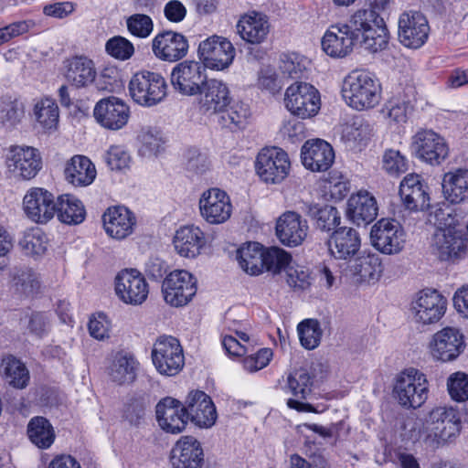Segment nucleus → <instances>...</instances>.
<instances>
[{
    "label": "nucleus",
    "instance_id": "nucleus-52",
    "mask_svg": "<svg viewBox=\"0 0 468 468\" xmlns=\"http://www.w3.org/2000/svg\"><path fill=\"white\" fill-rule=\"evenodd\" d=\"M37 122L44 128H55L58 121V107L54 100L46 98L37 102L34 107Z\"/></svg>",
    "mask_w": 468,
    "mask_h": 468
},
{
    "label": "nucleus",
    "instance_id": "nucleus-6",
    "mask_svg": "<svg viewBox=\"0 0 468 468\" xmlns=\"http://www.w3.org/2000/svg\"><path fill=\"white\" fill-rule=\"evenodd\" d=\"M255 170L260 179L265 184H280L290 174L289 155L280 147H265L256 157Z\"/></svg>",
    "mask_w": 468,
    "mask_h": 468
},
{
    "label": "nucleus",
    "instance_id": "nucleus-27",
    "mask_svg": "<svg viewBox=\"0 0 468 468\" xmlns=\"http://www.w3.org/2000/svg\"><path fill=\"white\" fill-rule=\"evenodd\" d=\"M303 166L313 172L328 170L335 160V152L331 144L322 139L308 140L301 150Z\"/></svg>",
    "mask_w": 468,
    "mask_h": 468
},
{
    "label": "nucleus",
    "instance_id": "nucleus-56",
    "mask_svg": "<svg viewBox=\"0 0 468 468\" xmlns=\"http://www.w3.org/2000/svg\"><path fill=\"white\" fill-rule=\"evenodd\" d=\"M390 0H366L368 8L359 9L358 11L368 12L373 15L374 22H370V27L378 35H381L384 40H388V32L383 18L380 16V12L387 9Z\"/></svg>",
    "mask_w": 468,
    "mask_h": 468
},
{
    "label": "nucleus",
    "instance_id": "nucleus-1",
    "mask_svg": "<svg viewBox=\"0 0 468 468\" xmlns=\"http://www.w3.org/2000/svg\"><path fill=\"white\" fill-rule=\"evenodd\" d=\"M370 22H374L371 13L356 11L346 23L332 25L322 38L323 50L330 57L344 58L357 46L372 53L384 49L387 40L376 34Z\"/></svg>",
    "mask_w": 468,
    "mask_h": 468
},
{
    "label": "nucleus",
    "instance_id": "nucleus-51",
    "mask_svg": "<svg viewBox=\"0 0 468 468\" xmlns=\"http://www.w3.org/2000/svg\"><path fill=\"white\" fill-rule=\"evenodd\" d=\"M19 246L27 255H43L48 247V238L39 228H32L27 230L19 240Z\"/></svg>",
    "mask_w": 468,
    "mask_h": 468
},
{
    "label": "nucleus",
    "instance_id": "nucleus-16",
    "mask_svg": "<svg viewBox=\"0 0 468 468\" xmlns=\"http://www.w3.org/2000/svg\"><path fill=\"white\" fill-rule=\"evenodd\" d=\"M198 94V111L207 117L217 116L232 102L228 84L218 79H208Z\"/></svg>",
    "mask_w": 468,
    "mask_h": 468
},
{
    "label": "nucleus",
    "instance_id": "nucleus-21",
    "mask_svg": "<svg viewBox=\"0 0 468 468\" xmlns=\"http://www.w3.org/2000/svg\"><path fill=\"white\" fill-rule=\"evenodd\" d=\"M199 209L207 222L221 224L230 218L232 205L225 191L214 187L202 194L199 199Z\"/></svg>",
    "mask_w": 468,
    "mask_h": 468
},
{
    "label": "nucleus",
    "instance_id": "nucleus-28",
    "mask_svg": "<svg viewBox=\"0 0 468 468\" xmlns=\"http://www.w3.org/2000/svg\"><path fill=\"white\" fill-rule=\"evenodd\" d=\"M102 222L106 233L112 239L121 240L133 232L136 218L127 207L113 206L103 213Z\"/></svg>",
    "mask_w": 468,
    "mask_h": 468
},
{
    "label": "nucleus",
    "instance_id": "nucleus-54",
    "mask_svg": "<svg viewBox=\"0 0 468 468\" xmlns=\"http://www.w3.org/2000/svg\"><path fill=\"white\" fill-rule=\"evenodd\" d=\"M263 260V271L266 270L276 274L289 266L292 256L283 249L271 247L264 249Z\"/></svg>",
    "mask_w": 468,
    "mask_h": 468
},
{
    "label": "nucleus",
    "instance_id": "nucleus-23",
    "mask_svg": "<svg viewBox=\"0 0 468 468\" xmlns=\"http://www.w3.org/2000/svg\"><path fill=\"white\" fill-rule=\"evenodd\" d=\"M463 334L456 328L445 327L433 335L430 343L432 357L442 362L456 359L464 349Z\"/></svg>",
    "mask_w": 468,
    "mask_h": 468
},
{
    "label": "nucleus",
    "instance_id": "nucleus-43",
    "mask_svg": "<svg viewBox=\"0 0 468 468\" xmlns=\"http://www.w3.org/2000/svg\"><path fill=\"white\" fill-rule=\"evenodd\" d=\"M441 187L443 196L448 202L460 203L468 193V170L457 169L454 172L446 173Z\"/></svg>",
    "mask_w": 468,
    "mask_h": 468
},
{
    "label": "nucleus",
    "instance_id": "nucleus-36",
    "mask_svg": "<svg viewBox=\"0 0 468 468\" xmlns=\"http://www.w3.org/2000/svg\"><path fill=\"white\" fill-rule=\"evenodd\" d=\"M139 362L129 351L116 352L107 368L111 380L118 385L131 384L136 379Z\"/></svg>",
    "mask_w": 468,
    "mask_h": 468
},
{
    "label": "nucleus",
    "instance_id": "nucleus-24",
    "mask_svg": "<svg viewBox=\"0 0 468 468\" xmlns=\"http://www.w3.org/2000/svg\"><path fill=\"white\" fill-rule=\"evenodd\" d=\"M155 416L160 428L172 434L182 432L188 420L186 406L171 397H165L156 404Z\"/></svg>",
    "mask_w": 468,
    "mask_h": 468
},
{
    "label": "nucleus",
    "instance_id": "nucleus-18",
    "mask_svg": "<svg viewBox=\"0 0 468 468\" xmlns=\"http://www.w3.org/2000/svg\"><path fill=\"white\" fill-rule=\"evenodd\" d=\"M27 217L37 224H47L56 214L54 195L43 187L29 188L23 198Z\"/></svg>",
    "mask_w": 468,
    "mask_h": 468
},
{
    "label": "nucleus",
    "instance_id": "nucleus-31",
    "mask_svg": "<svg viewBox=\"0 0 468 468\" xmlns=\"http://www.w3.org/2000/svg\"><path fill=\"white\" fill-rule=\"evenodd\" d=\"M65 78L76 89H90L96 81L97 69L92 59L86 56H75L65 64Z\"/></svg>",
    "mask_w": 468,
    "mask_h": 468
},
{
    "label": "nucleus",
    "instance_id": "nucleus-19",
    "mask_svg": "<svg viewBox=\"0 0 468 468\" xmlns=\"http://www.w3.org/2000/svg\"><path fill=\"white\" fill-rule=\"evenodd\" d=\"M6 165L16 176L30 180L41 170L42 158L34 147L11 146L6 156Z\"/></svg>",
    "mask_w": 468,
    "mask_h": 468
},
{
    "label": "nucleus",
    "instance_id": "nucleus-41",
    "mask_svg": "<svg viewBox=\"0 0 468 468\" xmlns=\"http://www.w3.org/2000/svg\"><path fill=\"white\" fill-rule=\"evenodd\" d=\"M55 215L64 224L79 225L86 218V209L79 198L69 194H64L57 198Z\"/></svg>",
    "mask_w": 468,
    "mask_h": 468
},
{
    "label": "nucleus",
    "instance_id": "nucleus-58",
    "mask_svg": "<svg viewBox=\"0 0 468 468\" xmlns=\"http://www.w3.org/2000/svg\"><path fill=\"white\" fill-rule=\"evenodd\" d=\"M105 49L109 55L120 60L129 59L134 53L133 43L121 36L110 38L106 42Z\"/></svg>",
    "mask_w": 468,
    "mask_h": 468
},
{
    "label": "nucleus",
    "instance_id": "nucleus-49",
    "mask_svg": "<svg viewBox=\"0 0 468 468\" xmlns=\"http://www.w3.org/2000/svg\"><path fill=\"white\" fill-rule=\"evenodd\" d=\"M2 365L5 380L16 388L23 389L29 382V371L27 367L13 356L3 358Z\"/></svg>",
    "mask_w": 468,
    "mask_h": 468
},
{
    "label": "nucleus",
    "instance_id": "nucleus-4",
    "mask_svg": "<svg viewBox=\"0 0 468 468\" xmlns=\"http://www.w3.org/2000/svg\"><path fill=\"white\" fill-rule=\"evenodd\" d=\"M129 93L137 104L153 107L167 96V83L159 72L143 69L134 73L129 82Z\"/></svg>",
    "mask_w": 468,
    "mask_h": 468
},
{
    "label": "nucleus",
    "instance_id": "nucleus-57",
    "mask_svg": "<svg viewBox=\"0 0 468 468\" xmlns=\"http://www.w3.org/2000/svg\"><path fill=\"white\" fill-rule=\"evenodd\" d=\"M137 139L142 144V150L148 154H156L164 144L160 131L150 126L143 127Z\"/></svg>",
    "mask_w": 468,
    "mask_h": 468
},
{
    "label": "nucleus",
    "instance_id": "nucleus-3",
    "mask_svg": "<svg viewBox=\"0 0 468 468\" xmlns=\"http://www.w3.org/2000/svg\"><path fill=\"white\" fill-rule=\"evenodd\" d=\"M425 445L432 450L454 441L462 430V415L452 407H437L430 413L424 424Z\"/></svg>",
    "mask_w": 468,
    "mask_h": 468
},
{
    "label": "nucleus",
    "instance_id": "nucleus-11",
    "mask_svg": "<svg viewBox=\"0 0 468 468\" xmlns=\"http://www.w3.org/2000/svg\"><path fill=\"white\" fill-rule=\"evenodd\" d=\"M235 48L225 37L212 36L199 43L197 56L205 69L224 70L233 62Z\"/></svg>",
    "mask_w": 468,
    "mask_h": 468
},
{
    "label": "nucleus",
    "instance_id": "nucleus-38",
    "mask_svg": "<svg viewBox=\"0 0 468 468\" xmlns=\"http://www.w3.org/2000/svg\"><path fill=\"white\" fill-rule=\"evenodd\" d=\"M236 27L243 40L250 44H260L266 38L270 25L267 16L251 12L241 16Z\"/></svg>",
    "mask_w": 468,
    "mask_h": 468
},
{
    "label": "nucleus",
    "instance_id": "nucleus-64",
    "mask_svg": "<svg viewBox=\"0 0 468 468\" xmlns=\"http://www.w3.org/2000/svg\"><path fill=\"white\" fill-rule=\"evenodd\" d=\"M186 167L196 174H203L209 168V161L206 154L197 148H190L186 152Z\"/></svg>",
    "mask_w": 468,
    "mask_h": 468
},
{
    "label": "nucleus",
    "instance_id": "nucleus-17",
    "mask_svg": "<svg viewBox=\"0 0 468 468\" xmlns=\"http://www.w3.org/2000/svg\"><path fill=\"white\" fill-rule=\"evenodd\" d=\"M115 292L123 303L139 305L146 300L149 288L140 271L135 269H125L115 277Z\"/></svg>",
    "mask_w": 468,
    "mask_h": 468
},
{
    "label": "nucleus",
    "instance_id": "nucleus-25",
    "mask_svg": "<svg viewBox=\"0 0 468 468\" xmlns=\"http://www.w3.org/2000/svg\"><path fill=\"white\" fill-rule=\"evenodd\" d=\"M312 387V378L305 369H297L291 372L283 388L285 392L292 394L293 397L288 399L287 406L299 412H314V409L311 404L303 402L311 394Z\"/></svg>",
    "mask_w": 468,
    "mask_h": 468
},
{
    "label": "nucleus",
    "instance_id": "nucleus-45",
    "mask_svg": "<svg viewBox=\"0 0 468 468\" xmlns=\"http://www.w3.org/2000/svg\"><path fill=\"white\" fill-rule=\"evenodd\" d=\"M264 248L258 242H249L237 251V261L240 268L250 275H259L263 271Z\"/></svg>",
    "mask_w": 468,
    "mask_h": 468
},
{
    "label": "nucleus",
    "instance_id": "nucleus-55",
    "mask_svg": "<svg viewBox=\"0 0 468 468\" xmlns=\"http://www.w3.org/2000/svg\"><path fill=\"white\" fill-rule=\"evenodd\" d=\"M12 282L16 290L31 294L38 288L39 282L37 274L29 267H16L12 272Z\"/></svg>",
    "mask_w": 468,
    "mask_h": 468
},
{
    "label": "nucleus",
    "instance_id": "nucleus-20",
    "mask_svg": "<svg viewBox=\"0 0 468 468\" xmlns=\"http://www.w3.org/2000/svg\"><path fill=\"white\" fill-rule=\"evenodd\" d=\"M187 38L181 33L165 30L158 33L152 40V51L160 60L176 62L188 52Z\"/></svg>",
    "mask_w": 468,
    "mask_h": 468
},
{
    "label": "nucleus",
    "instance_id": "nucleus-60",
    "mask_svg": "<svg viewBox=\"0 0 468 468\" xmlns=\"http://www.w3.org/2000/svg\"><path fill=\"white\" fill-rule=\"evenodd\" d=\"M382 162L384 170L391 176H398L405 173L408 169L406 157L398 150H386L382 157Z\"/></svg>",
    "mask_w": 468,
    "mask_h": 468
},
{
    "label": "nucleus",
    "instance_id": "nucleus-30",
    "mask_svg": "<svg viewBox=\"0 0 468 468\" xmlns=\"http://www.w3.org/2000/svg\"><path fill=\"white\" fill-rule=\"evenodd\" d=\"M306 220L293 211L283 213L276 223V235L279 240L288 247H296L303 243L307 236Z\"/></svg>",
    "mask_w": 468,
    "mask_h": 468
},
{
    "label": "nucleus",
    "instance_id": "nucleus-39",
    "mask_svg": "<svg viewBox=\"0 0 468 468\" xmlns=\"http://www.w3.org/2000/svg\"><path fill=\"white\" fill-rule=\"evenodd\" d=\"M65 177L75 186H87L96 177V169L91 161L84 155H74L66 165Z\"/></svg>",
    "mask_w": 468,
    "mask_h": 468
},
{
    "label": "nucleus",
    "instance_id": "nucleus-46",
    "mask_svg": "<svg viewBox=\"0 0 468 468\" xmlns=\"http://www.w3.org/2000/svg\"><path fill=\"white\" fill-rule=\"evenodd\" d=\"M27 431L30 441L39 449L49 448L56 438L53 426L48 419L41 416L29 420Z\"/></svg>",
    "mask_w": 468,
    "mask_h": 468
},
{
    "label": "nucleus",
    "instance_id": "nucleus-40",
    "mask_svg": "<svg viewBox=\"0 0 468 468\" xmlns=\"http://www.w3.org/2000/svg\"><path fill=\"white\" fill-rule=\"evenodd\" d=\"M433 247L441 261L458 258L466 250V241L451 229H437L433 237Z\"/></svg>",
    "mask_w": 468,
    "mask_h": 468
},
{
    "label": "nucleus",
    "instance_id": "nucleus-63",
    "mask_svg": "<svg viewBox=\"0 0 468 468\" xmlns=\"http://www.w3.org/2000/svg\"><path fill=\"white\" fill-rule=\"evenodd\" d=\"M130 154L120 145H112L106 153L105 161L111 170H122L126 168L130 162Z\"/></svg>",
    "mask_w": 468,
    "mask_h": 468
},
{
    "label": "nucleus",
    "instance_id": "nucleus-2",
    "mask_svg": "<svg viewBox=\"0 0 468 468\" xmlns=\"http://www.w3.org/2000/svg\"><path fill=\"white\" fill-rule=\"evenodd\" d=\"M341 92L349 107L356 111L369 110L380 101L381 84L375 73L356 69L345 77Z\"/></svg>",
    "mask_w": 468,
    "mask_h": 468
},
{
    "label": "nucleus",
    "instance_id": "nucleus-59",
    "mask_svg": "<svg viewBox=\"0 0 468 468\" xmlns=\"http://www.w3.org/2000/svg\"><path fill=\"white\" fill-rule=\"evenodd\" d=\"M128 31L134 37L145 38L154 29L152 18L144 14H134L126 20Z\"/></svg>",
    "mask_w": 468,
    "mask_h": 468
},
{
    "label": "nucleus",
    "instance_id": "nucleus-14",
    "mask_svg": "<svg viewBox=\"0 0 468 468\" xmlns=\"http://www.w3.org/2000/svg\"><path fill=\"white\" fill-rule=\"evenodd\" d=\"M430 26L426 16L420 11H405L399 18V40L409 48H420L428 37Z\"/></svg>",
    "mask_w": 468,
    "mask_h": 468
},
{
    "label": "nucleus",
    "instance_id": "nucleus-26",
    "mask_svg": "<svg viewBox=\"0 0 468 468\" xmlns=\"http://www.w3.org/2000/svg\"><path fill=\"white\" fill-rule=\"evenodd\" d=\"M173 468H202L205 454L200 441L193 436H182L171 451Z\"/></svg>",
    "mask_w": 468,
    "mask_h": 468
},
{
    "label": "nucleus",
    "instance_id": "nucleus-7",
    "mask_svg": "<svg viewBox=\"0 0 468 468\" xmlns=\"http://www.w3.org/2000/svg\"><path fill=\"white\" fill-rule=\"evenodd\" d=\"M151 356L157 372L167 377L177 375L185 365L183 348L174 336H160L154 344Z\"/></svg>",
    "mask_w": 468,
    "mask_h": 468
},
{
    "label": "nucleus",
    "instance_id": "nucleus-34",
    "mask_svg": "<svg viewBox=\"0 0 468 468\" xmlns=\"http://www.w3.org/2000/svg\"><path fill=\"white\" fill-rule=\"evenodd\" d=\"M376 198L367 190L352 195L347 201L346 216L357 226L371 223L378 216Z\"/></svg>",
    "mask_w": 468,
    "mask_h": 468
},
{
    "label": "nucleus",
    "instance_id": "nucleus-29",
    "mask_svg": "<svg viewBox=\"0 0 468 468\" xmlns=\"http://www.w3.org/2000/svg\"><path fill=\"white\" fill-rule=\"evenodd\" d=\"M417 94L413 83L399 84L393 96L386 102L383 112L398 123L406 122L408 113L417 101Z\"/></svg>",
    "mask_w": 468,
    "mask_h": 468
},
{
    "label": "nucleus",
    "instance_id": "nucleus-5",
    "mask_svg": "<svg viewBox=\"0 0 468 468\" xmlns=\"http://www.w3.org/2000/svg\"><path fill=\"white\" fill-rule=\"evenodd\" d=\"M428 393L427 377L419 369L409 367L397 376L393 394L403 408H420L427 400Z\"/></svg>",
    "mask_w": 468,
    "mask_h": 468
},
{
    "label": "nucleus",
    "instance_id": "nucleus-61",
    "mask_svg": "<svg viewBox=\"0 0 468 468\" xmlns=\"http://www.w3.org/2000/svg\"><path fill=\"white\" fill-rule=\"evenodd\" d=\"M447 388L451 398L456 401L468 399V375L463 372L452 374L447 381Z\"/></svg>",
    "mask_w": 468,
    "mask_h": 468
},
{
    "label": "nucleus",
    "instance_id": "nucleus-10",
    "mask_svg": "<svg viewBox=\"0 0 468 468\" xmlns=\"http://www.w3.org/2000/svg\"><path fill=\"white\" fill-rule=\"evenodd\" d=\"M197 279L185 270H176L163 280L162 293L166 303L174 307L187 304L197 291Z\"/></svg>",
    "mask_w": 468,
    "mask_h": 468
},
{
    "label": "nucleus",
    "instance_id": "nucleus-9",
    "mask_svg": "<svg viewBox=\"0 0 468 468\" xmlns=\"http://www.w3.org/2000/svg\"><path fill=\"white\" fill-rule=\"evenodd\" d=\"M207 80L205 66L196 60L177 63L170 76L174 90L184 96L198 94Z\"/></svg>",
    "mask_w": 468,
    "mask_h": 468
},
{
    "label": "nucleus",
    "instance_id": "nucleus-62",
    "mask_svg": "<svg viewBox=\"0 0 468 468\" xmlns=\"http://www.w3.org/2000/svg\"><path fill=\"white\" fill-rule=\"evenodd\" d=\"M272 355L271 348H261L255 354L247 356L242 359L243 368L249 373L257 372L269 365Z\"/></svg>",
    "mask_w": 468,
    "mask_h": 468
},
{
    "label": "nucleus",
    "instance_id": "nucleus-53",
    "mask_svg": "<svg viewBox=\"0 0 468 468\" xmlns=\"http://www.w3.org/2000/svg\"><path fill=\"white\" fill-rule=\"evenodd\" d=\"M297 331L301 345L308 350H313L320 344L322 337V330L320 324L315 319H306L302 321Z\"/></svg>",
    "mask_w": 468,
    "mask_h": 468
},
{
    "label": "nucleus",
    "instance_id": "nucleus-15",
    "mask_svg": "<svg viewBox=\"0 0 468 468\" xmlns=\"http://www.w3.org/2000/svg\"><path fill=\"white\" fill-rule=\"evenodd\" d=\"M446 311V300L436 290H422L410 304L413 320L421 324L439 322Z\"/></svg>",
    "mask_w": 468,
    "mask_h": 468
},
{
    "label": "nucleus",
    "instance_id": "nucleus-13",
    "mask_svg": "<svg viewBox=\"0 0 468 468\" xmlns=\"http://www.w3.org/2000/svg\"><path fill=\"white\" fill-rule=\"evenodd\" d=\"M411 151L420 160L431 165L441 164L449 154L444 138L431 130L420 131L412 137Z\"/></svg>",
    "mask_w": 468,
    "mask_h": 468
},
{
    "label": "nucleus",
    "instance_id": "nucleus-50",
    "mask_svg": "<svg viewBox=\"0 0 468 468\" xmlns=\"http://www.w3.org/2000/svg\"><path fill=\"white\" fill-rule=\"evenodd\" d=\"M149 406L150 400L147 396H133L124 404L122 418L130 425L139 427L144 420Z\"/></svg>",
    "mask_w": 468,
    "mask_h": 468
},
{
    "label": "nucleus",
    "instance_id": "nucleus-32",
    "mask_svg": "<svg viewBox=\"0 0 468 468\" xmlns=\"http://www.w3.org/2000/svg\"><path fill=\"white\" fill-rule=\"evenodd\" d=\"M188 419L199 427H211L217 420L216 407L209 396L204 391L189 393L186 401Z\"/></svg>",
    "mask_w": 468,
    "mask_h": 468
},
{
    "label": "nucleus",
    "instance_id": "nucleus-35",
    "mask_svg": "<svg viewBox=\"0 0 468 468\" xmlns=\"http://www.w3.org/2000/svg\"><path fill=\"white\" fill-rule=\"evenodd\" d=\"M328 247L335 259L349 260L356 254L360 248L359 234L352 228H338L332 233L328 240Z\"/></svg>",
    "mask_w": 468,
    "mask_h": 468
},
{
    "label": "nucleus",
    "instance_id": "nucleus-33",
    "mask_svg": "<svg viewBox=\"0 0 468 468\" xmlns=\"http://www.w3.org/2000/svg\"><path fill=\"white\" fill-rule=\"evenodd\" d=\"M428 186L416 174L404 177L399 186V195L405 207L412 211L425 210L430 207Z\"/></svg>",
    "mask_w": 468,
    "mask_h": 468
},
{
    "label": "nucleus",
    "instance_id": "nucleus-48",
    "mask_svg": "<svg viewBox=\"0 0 468 468\" xmlns=\"http://www.w3.org/2000/svg\"><path fill=\"white\" fill-rule=\"evenodd\" d=\"M25 117V105L17 99L3 97L0 99V124L11 130L21 123Z\"/></svg>",
    "mask_w": 468,
    "mask_h": 468
},
{
    "label": "nucleus",
    "instance_id": "nucleus-44",
    "mask_svg": "<svg viewBox=\"0 0 468 468\" xmlns=\"http://www.w3.org/2000/svg\"><path fill=\"white\" fill-rule=\"evenodd\" d=\"M218 123L222 129L235 133L242 131L248 124L250 112L249 107L242 102L230 103L226 110L218 115Z\"/></svg>",
    "mask_w": 468,
    "mask_h": 468
},
{
    "label": "nucleus",
    "instance_id": "nucleus-12",
    "mask_svg": "<svg viewBox=\"0 0 468 468\" xmlns=\"http://www.w3.org/2000/svg\"><path fill=\"white\" fill-rule=\"evenodd\" d=\"M370 239L373 247L383 254L399 253L406 243V234L396 220L382 218L371 229Z\"/></svg>",
    "mask_w": 468,
    "mask_h": 468
},
{
    "label": "nucleus",
    "instance_id": "nucleus-37",
    "mask_svg": "<svg viewBox=\"0 0 468 468\" xmlns=\"http://www.w3.org/2000/svg\"><path fill=\"white\" fill-rule=\"evenodd\" d=\"M173 243L177 253L186 258H195L206 245L204 232L196 226L181 227L176 230Z\"/></svg>",
    "mask_w": 468,
    "mask_h": 468
},
{
    "label": "nucleus",
    "instance_id": "nucleus-42",
    "mask_svg": "<svg viewBox=\"0 0 468 468\" xmlns=\"http://www.w3.org/2000/svg\"><path fill=\"white\" fill-rule=\"evenodd\" d=\"M302 209L321 231L329 232L340 224V213L333 206L303 203Z\"/></svg>",
    "mask_w": 468,
    "mask_h": 468
},
{
    "label": "nucleus",
    "instance_id": "nucleus-22",
    "mask_svg": "<svg viewBox=\"0 0 468 468\" xmlns=\"http://www.w3.org/2000/svg\"><path fill=\"white\" fill-rule=\"evenodd\" d=\"M98 123L109 130H119L126 125L130 108L121 99L111 96L99 101L93 110Z\"/></svg>",
    "mask_w": 468,
    "mask_h": 468
},
{
    "label": "nucleus",
    "instance_id": "nucleus-47",
    "mask_svg": "<svg viewBox=\"0 0 468 468\" xmlns=\"http://www.w3.org/2000/svg\"><path fill=\"white\" fill-rule=\"evenodd\" d=\"M383 271L381 260L378 254L368 253L358 257L353 265V273L360 282H376Z\"/></svg>",
    "mask_w": 468,
    "mask_h": 468
},
{
    "label": "nucleus",
    "instance_id": "nucleus-8",
    "mask_svg": "<svg viewBox=\"0 0 468 468\" xmlns=\"http://www.w3.org/2000/svg\"><path fill=\"white\" fill-rule=\"evenodd\" d=\"M284 103L292 114L301 119L310 118L320 109V94L309 83L294 82L286 89Z\"/></svg>",
    "mask_w": 468,
    "mask_h": 468
}]
</instances>
